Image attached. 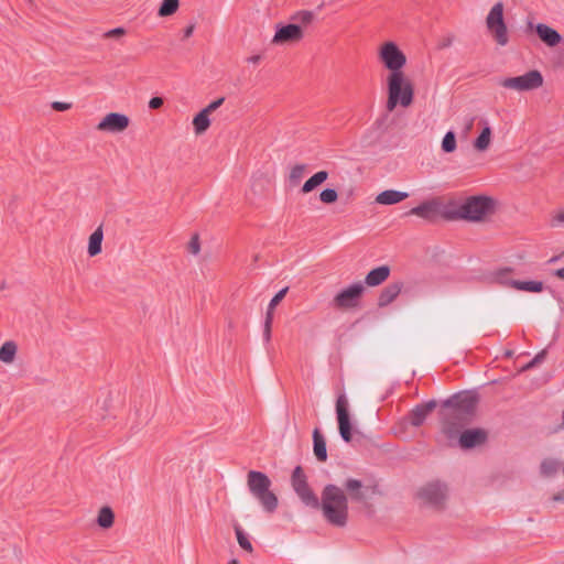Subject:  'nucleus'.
<instances>
[{
    "mask_svg": "<svg viewBox=\"0 0 564 564\" xmlns=\"http://www.w3.org/2000/svg\"><path fill=\"white\" fill-rule=\"evenodd\" d=\"M475 404L476 398L470 393L457 394L446 402L449 411L445 414L443 432L449 438L458 437L459 445L463 448L481 445L487 440V433L480 429L466 430L459 433L467 417L474 412Z\"/></svg>",
    "mask_w": 564,
    "mask_h": 564,
    "instance_id": "nucleus-1",
    "label": "nucleus"
},
{
    "mask_svg": "<svg viewBox=\"0 0 564 564\" xmlns=\"http://www.w3.org/2000/svg\"><path fill=\"white\" fill-rule=\"evenodd\" d=\"M319 506L324 518L332 525L344 527L347 523V498L339 487L335 485L326 486L322 492V501Z\"/></svg>",
    "mask_w": 564,
    "mask_h": 564,
    "instance_id": "nucleus-2",
    "label": "nucleus"
},
{
    "mask_svg": "<svg viewBox=\"0 0 564 564\" xmlns=\"http://www.w3.org/2000/svg\"><path fill=\"white\" fill-rule=\"evenodd\" d=\"M496 208V203L488 196H470L458 203L448 213L451 219H464L471 223H480L488 219Z\"/></svg>",
    "mask_w": 564,
    "mask_h": 564,
    "instance_id": "nucleus-3",
    "label": "nucleus"
},
{
    "mask_svg": "<svg viewBox=\"0 0 564 564\" xmlns=\"http://www.w3.org/2000/svg\"><path fill=\"white\" fill-rule=\"evenodd\" d=\"M388 99L387 109L394 110L398 105L409 107L413 100V85L404 72L388 73L387 75Z\"/></svg>",
    "mask_w": 564,
    "mask_h": 564,
    "instance_id": "nucleus-4",
    "label": "nucleus"
},
{
    "mask_svg": "<svg viewBox=\"0 0 564 564\" xmlns=\"http://www.w3.org/2000/svg\"><path fill=\"white\" fill-rule=\"evenodd\" d=\"M247 487L250 494L258 500L263 511L272 513L276 510L279 500L271 490V480L265 474L250 470L247 475Z\"/></svg>",
    "mask_w": 564,
    "mask_h": 564,
    "instance_id": "nucleus-5",
    "label": "nucleus"
},
{
    "mask_svg": "<svg viewBox=\"0 0 564 564\" xmlns=\"http://www.w3.org/2000/svg\"><path fill=\"white\" fill-rule=\"evenodd\" d=\"M485 24L488 34L497 45L506 46L509 43L510 34L505 19V3L502 1H497L491 6L485 18Z\"/></svg>",
    "mask_w": 564,
    "mask_h": 564,
    "instance_id": "nucleus-6",
    "label": "nucleus"
},
{
    "mask_svg": "<svg viewBox=\"0 0 564 564\" xmlns=\"http://www.w3.org/2000/svg\"><path fill=\"white\" fill-rule=\"evenodd\" d=\"M377 58L388 73H402L408 64L406 54L393 40H384L378 45Z\"/></svg>",
    "mask_w": 564,
    "mask_h": 564,
    "instance_id": "nucleus-7",
    "label": "nucleus"
},
{
    "mask_svg": "<svg viewBox=\"0 0 564 564\" xmlns=\"http://www.w3.org/2000/svg\"><path fill=\"white\" fill-rule=\"evenodd\" d=\"M544 84L543 75L538 69H531L519 76L503 77L499 85L514 93H525L539 89Z\"/></svg>",
    "mask_w": 564,
    "mask_h": 564,
    "instance_id": "nucleus-8",
    "label": "nucleus"
},
{
    "mask_svg": "<svg viewBox=\"0 0 564 564\" xmlns=\"http://www.w3.org/2000/svg\"><path fill=\"white\" fill-rule=\"evenodd\" d=\"M365 285L356 282L340 290L333 299V306L339 311L355 310L365 293Z\"/></svg>",
    "mask_w": 564,
    "mask_h": 564,
    "instance_id": "nucleus-9",
    "label": "nucleus"
},
{
    "mask_svg": "<svg viewBox=\"0 0 564 564\" xmlns=\"http://www.w3.org/2000/svg\"><path fill=\"white\" fill-rule=\"evenodd\" d=\"M336 414L338 422V431L341 438L349 443L352 440V423L349 413V403L345 394H340L336 401Z\"/></svg>",
    "mask_w": 564,
    "mask_h": 564,
    "instance_id": "nucleus-10",
    "label": "nucleus"
},
{
    "mask_svg": "<svg viewBox=\"0 0 564 564\" xmlns=\"http://www.w3.org/2000/svg\"><path fill=\"white\" fill-rule=\"evenodd\" d=\"M417 495L423 503L440 508L447 499L448 488L442 482H431L423 486Z\"/></svg>",
    "mask_w": 564,
    "mask_h": 564,
    "instance_id": "nucleus-11",
    "label": "nucleus"
},
{
    "mask_svg": "<svg viewBox=\"0 0 564 564\" xmlns=\"http://www.w3.org/2000/svg\"><path fill=\"white\" fill-rule=\"evenodd\" d=\"M130 126V118L121 112L106 113L98 124L96 130L101 133L118 134L124 132Z\"/></svg>",
    "mask_w": 564,
    "mask_h": 564,
    "instance_id": "nucleus-12",
    "label": "nucleus"
},
{
    "mask_svg": "<svg viewBox=\"0 0 564 564\" xmlns=\"http://www.w3.org/2000/svg\"><path fill=\"white\" fill-rule=\"evenodd\" d=\"M224 97L217 98L193 117L192 126L195 135H203L212 126V115L224 104Z\"/></svg>",
    "mask_w": 564,
    "mask_h": 564,
    "instance_id": "nucleus-13",
    "label": "nucleus"
},
{
    "mask_svg": "<svg viewBox=\"0 0 564 564\" xmlns=\"http://www.w3.org/2000/svg\"><path fill=\"white\" fill-rule=\"evenodd\" d=\"M292 486L300 499L313 508L319 507L318 498L313 494L306 482V478L301 467H296L292 475Z\"/></svg>",
    "mask_w": 564,
    "mask_h": 564,
    "instance_id": "nucleus-14",
    "label": "nucleus"
},
{
    "mask_svg": "<svg viewBox=\"0 0 564 564\" xmlns=\"http://www.w3.org/2000/svg\"><path fill=\"white\" fill-rule=\"evenodd\" d=\"M496 281L505 286L512 288L518 291L541 293L544 290V283L541 281H519L511 279L508 271H501L496 274Z\"/></svg>",
    "mask_w": 564,
    "mask_h": 564,
    "instance_id": "nucleus-15",
    "label": "nucleus"
},
{
    "mask_svg": "<svg viewBox=\"0 0 564 564\" xmlns=\"http://www.w3.org/2000/svg\"><path fill=\"white\" fill-rule=\"evenodd\" d=\"M304 36V32L299 24H286L276 28L271 43L273 45H288L299 43Z\"/></svg>",
    "mask_w": 564,
    "mask_h": 564,
    "instance_id": "nucleus-16",
    "label": "nucleus"
},
{
    "mask_svg": "<svg viewBox=\"0 0 564 564\" xmlns=\"http://www.w3.org/2000/svg\"><path fill=\"white\" fill-rule=\"evenodd\" d=\"M528 28L531 31H534L541 42L549 47H555L563 41L562 35L555 29L545 23L533 24L532 22H529Z\"/></svg>",
    "mask_w": 564,
    "mask_h": 564,
    "instance_id": "nucleus-17",
    "label": "nucleus"
},
{
    "mask_svg": "<svg viewBox=\"0 0 564 564\" xmlns=\"http://www.w3.org/2000/svg\"><path fill=\"white\" fill-rule=\"evenodd\" d=\"M564 462L557 456H545L539 465V474L543 479H554L563 470Z\"/></svg>",
    "mask_w": 564,
    "mask_h": 564,
    "instance_id": "nucleus-18",
    "label": "nucleus"
},
{
    "mask_svg": "<svg viewBox=\"0 0 564 564\" xmlns=\"http://www.w3.org/2000/svg\"><path fill=\"white\" fill-rule=\"evenodd\" d=\"M441 209V202L438 199L425 200L422 204L413 207L409 214L417 216L423 219H432L436 217Z\"/></svg>",
    "mask_w": 564,
    "mask_h": 564,
    "instance_id": "nucleus-19",
    "label": "nucleus"
},
{
    "mask_svg": "<svg viewBox=\"0 0 564 564\" xmlns=\"http://www.w3.org/2000/svg\"><path fill=\"white\" fill-rule=\"evenodd\" d=\"M403 289L402 282H393L387 285L378 296V306L383 308L393 303Z\"/></svg>",
    "mask_w": 564,
    "mask_h": 564,
    "instance_id": "nucleus-20",
    "label": "nucleus"
},
{
    "mask_svg": "<svg viewBox=\"0 0 564 564\" xmlns=\"http://www.w3.org/2000/svg\"><path fill=\"white\" fill-rule=\"evenodd\" d=\"M481 126L478 137L473 142V148L477 152H486L492 142V129L487 121H480Z\"/></svg>",
    "mask_w": 564,
    "mask_h": 564,
    "instance_id": "nucleus-21",
    "label": "nucleus"
},
{
    "mask_svg": "<svg viewBox=\"0 0 564 564\" xmlns=\"http://www.w3.org/2000/svg\"><path fill=\"white\" fill-rule=\"evenodd\" d=\"M345 489L352 500L364 501L370 494V488L362 485L358 479H348L345 482Z\"/></svg>",
    "mask_w": 564,
    "mask_h": 564,
    "instance_id": "nucleus-22",
    "label": "nucleus"
},
{
    "mask_svg": "<svg viewBox=\"0 0 564 564\" xmlns=\"http://www.w3.org/2000/svg\"><path fill=\"white\" fill-rule=\"evenodd\" d=\"M409 197V193L395 191V189H387L379 193L375 202L379 205H395Z\"/></svg>",
    "mask_w": 564,
    "mask_h": 564,
    "instance_id": "nucleus-23",
    "label": "nucleus"
},
{
    "mask_svg": "<svg viewBox=\"0 0 564 564\" xmlns=\"http://www.w3.org/2000/svg\"><path fill=\"white\" fill-rule=\"evenodd\" d=\"M104 229L98 226L88 237L87 253L89 257H96L102 251Z\"/></svg>",
    "mask_w": 564,
    "mask_h": 564,
    "instance_id": "nucleus-24",
    "label": "nucleus"
},
{
    "mask_svg": "<svg viewBox=\"0 0 564 564\" xmlns=\"http://www.w3.org/2000/svg\"><path fill=\"white\" fill-rule=\"evenodd\" d=\"M390 275V268L381 265L372 269L366 275L365 282L368 286H377L383 283Z\"/></svg>",
    "mask_w": 564,
    "mask_h": 564,
    "instance_id": "nucleus-25",
    "label": "nucleus"
},
{
    "mask_svg": "<svg viewBox=\"0 0 564 564\" xmlns=\"http://www.w3.org/2000/svg\"><path fill=\"white\" fill-rule=\"evenodd\" d=\"M18 354V345L13 340L4 341L0 347V361L4 365H12Z\"/></svg>",
    "mask_w": 564,
    "mask_h": 564,
    "instance_id": "nucleus-26",
    "label": "nucleus"
},
{
    "mask_svg": "<svg viewBox=\"0 0 564 564\" xmlns=\"http://www.w3.org/2000/svg\"><path fill=\"white\" fill-rule=\"evenodd\" d=\"M329 174L327 171H318L313 174L302 186L301 193L306 195L322 185L327 178Z\"/></svg>",
    "mask_w": 564,
    "mask_h": 564,
    "instance_id": "nucleus-27",
    "label": "nucleus"
},
{
    "mask_svg": "<svg viewBox=\"0 0 564 564\" xmlns=\"http://www.w3.org/2000/svg\"><path fill=\"white\" fill-rule=\"evenodd\" d=\"M436 403L434 401H431L424 405L416 406L411 412V424L414 426H419L423 423V421L426 419L427 414L435 408Z\"/></svg>",
    "mask_w": 564,
    "mask_h": 564,
    "instance_id": "nucleus-28",
    "label": "nucleus"
},
{
    "mask_svg": "<svg viewBox=\"0 0 564 564\" xmlns=\"http://www.w3.org/2000/svg\"><path fill=\"white\" fill-rule=\"evenodd\" d=\"M97 524L104 530H108L115 524V513L108 506L101 507L97 513Z\"/></svg>",
    "mask_w": 564,
    "mask_h": 564,
    "instance_id": "nucleus-29",
    "label": "nucleus"
},
{
    "mask_svg": "<svg viewBox=\"0 0 564 564\" xmlns=\"http://www.w3.org/2000/svg\"><path fill=\"white\" fill-rule=\"evenodd\" d=\"M314 440V455L319 462H325L327 459V451H326V442L322 436L318 429H315L313 432Z\"/></svg>",
    "mask_w": 564,
    "mask_h": 564,
    "instance_id": "nucleus-30",
    "label": "nucleus"
},
{
    "mask_svg": "<svg viewBox=\"0 0 564 564\" xmlns=\"http://www.w3.org/2000/svg\"><path fill=\"white\" fill-rule=\"evenodd\" d=\"M441 148L444 153H453L457 149L456 135L453 131H447L442 139Z\"/></svg>",
    "mask_w": 564,
    "mask_h": 564,
    "instance_id": "nucleus-31",
    "label": "nucleus"
},
{
    "mask_svg": "<svg viewBox=\"0 0 564 564\" xmlns=\"http://www.w3.org/2000/svg\"><path fill=\"white\" fill-rule=\"evenodd\" d=\"M234 530H235V533L237 536V542H238L239 546L241 549H243L245 551L251 553L253 551L252 544L250 543V541H249L247 534L245 533V531L242 530V528L239 524L235 523Z\"/></svg>",
    "mask_w": 564,
    "mask_h": 564,
    "instance_id": "nucleus-32",
    "label": "nucleus"
},
{
    "mask_svg": "<svg viewBox=\"0 0 564 564\" xmlns=\"http://www.w3.org/2000/svg\"><path fill=\"white\" fill-rule=\"evenodd\" d=\"M306 173L305 164H295L291 167L289 173V181L292 185H297Z\"/></svg>",
    "mask_w": 564,
    "mask_h": 564,
    "instance_id": "nucleus-33",
    "label": "nucleus"
},
{
    "mask_svg": "<svg viewBox=\"0 0 564 564\" xmlns=\"http://www.w3.org/2000/svg\"><path fill=\"white\" fill-rule=\"evenodd\" d=\"M178 9V0H163L158 14L160 17H170Z\"/></svg>",
    "mask_w": 564,
    "mask_h": 564,
    "instance_id": "nucleus-34",
    "label": "nucleus"
},
{
    "mask_svg": "<svg viewBox=\"0 0 564 564\" xmlns=\"http://www.w3.org/2000/svg\"><path fill=\"white\" fill-rule=\"evenodd\" d=\"M289 291V288H284L282 290H280L273 297L272 300L270 301L269 305H268V308H267V313L265 314H270V318H273V314H274V310L275 307H278V305L280 304V302L284 299V296L286 295Z\"/></svg>",
    "mask_w": 564,
    "mask_h": 564,
    "instance_id": "nucleus-35",
    "label": "nucleus"
},
{
    "mask_svg": "<svg viewBox=\"0 0 564 564\" xmlns=\"http://www.w3.org/2000/svg\"><path fill=\"white\" fill-rule=\"evenodd\" d=\"M292 20L299 22V25H308L314 20V13L308 10H302L292 15Z\"/></svg>",
    "mask_w": 564,
    "mask_h": 564,
    "instance_id": "nucleus-36",
    "label": "nucleus"
},
{
    "mask_svg": "<svg viewBox=\"0 0 564 564\" xmlns=\"http://www.w3.org/2000/svg\"><path fill=\"white\" fill-rule=\"evenodd\" d=\"M338 199V193L333 188H325L319 194V200L324 204H334Z\"/></svg>",
    "mask_w": 564,
    "mask_h": 564,
    "instance_id": "nucleus-37",
    "label": "nucleus"
},
{
    "mask_svg": "<svg viewBox=\"0 0 564 564\" xmlns=\"http://www.w3.org/2000/svg\"><path fill=\"white\" fill-rule=\"evenodd\" d=\"M545 357H546V350H545V349H543V350H541L540 352H538V354L535 355V357H534L530 362H528L527 365H524V366L520 369V371H521V372H523V371H527V370H530V369L534 368L535 366H538V365H540L541 362H543V361H544V359H545Z\"/></svg>",
    "mask_w": 564,
    "mask_h": 564,
    "instance_id": "nucleus-38",
    "label": "nucleus"
},
{
    "mask_svg": "<svg viewBox=\"0 0 564 564\" xmlns=\"http://www.w3.org/2000/svg\"><path fill=\"white\" fill-rule=\"evenodd\" d=\"M551 227H560L564 225V208L555 210L550 220Z\"/></svg>",
    "mask_w": 564,
    "mask_h": 564,
    "instance_id": "nucleus-39",
    "label": "nucleus"
},
{
    "mask_svg": "<svg viewBox=\"0 0 564 564\" xmlns=\"http://www.w3.org/2000/svg\"><path fill=\"white\" fill-rule=\"evenodd\" d=\"M188 251L193 254H198L200 251V242L197 235L193 236L188 242Z\"/></svg>",
    "mask_w": 564,
    "mask_h": 564,
    "instance_id": "nucleus-40",
    "label": "nucleus"
},
{
    "mask_svg": "<svg viewBox=\"0 0 564 564\" xmlns=\"http://www.w3.org/2000/svg\"><path fill=\"white\" fill-rule=\"evenodd\" d=\"M126 34V30L123 28H116L108 32H106L102 36L105 39H119Z\"/></svg>",
    "mask_w": 564,
    "mask_h": 564,
    "instance_id": "nucleus-41",
    "label": "nucleus"
},
{
    "mask_svg": "<svg viewBox=\"0 0 564 564\" xmlns=\"http://www.w3.org/2000/svg\"><path fill=\"white\" fill-rule=\"evenodd\" d=\"M273 318H270V314H265V322H264V332L263 336L264 339L268 341L271 338V325H272Z\"/></svg>",
    "mask_w": 564,
    "mask_h": 564,
    "instance_id": "nucleus-42",
    "label": "nucleus"
},
{
    "mask_svg": "<svg viewBox=\"0 0 564 564\" xmlns=\"http://www.w3.org/2000/svg\"><path fill=\"white\" fill-rule=\"evenodd\" d=\"M550 501L553 505H563L564 503V489L553 494L550 497Z\"/></svg>",
    "mask_w": 564,
    "mask_h": 564,
    "instance_id": "nucleus-43",
    "label": "nucleus"
},
{
    "mask_svg": "<svg viewBox=\"0 0 564 564\" xmlns=\"http://www.w3.org/2000/svg\"><path fill=\"white\" fill-rule=\"evenodd\" d=\"M52 108L56 111H66V110H69L72 108V104L70 102H63V101H54L52 104Z\"/></svg>",
    "mask_w": 564,
    "mask_h": 564,
    "instance_id": "nucleus-44",
    "label": "nucleus"
},
{
    "mask_svg": "<svg viewBox=\"0 0 564 564\" xmlns=\"http://www.w3.org/2000/svg\"><path fill=\"white\" fill-rule=\"evenodd\" d=\"M163 105V99L161 97H153L149 101V107L151 109H159Z\"/></svg>",
    "mask_w": 564,
    "mask_h": 564,
    "instance_id": "nucleus-45",
    "label": "nucleus"
},
{
    "mask_svg": "<svg viewBox=\"0 0 564 564\" xmlns=\"http://www.w3.org/2000/svg\"><path fill=\"white\" fill-rule=\"evenodd\" d=\"M473 127H474V119L471 118L465 124V128H464V131H463L464 135H467L471 131Z\"/></svg>",
    "mask_w": 564,
    "mask_h": 564,
    "instance_id": "nucleus-46",
    "label": "nucleus"
},
{
    "mask_svg": "<svg viewBox=\"0 0 564 564\" xmlns=\"http://www.w3.org/2000/svg\"><path fill=\"white\" fill-rule=\"evenodd\" d=\"M193 32H194V25L187 26L184 31V37L187 39V37L192 36Z\"/></svg>",
    "mask_w": 564,
    "mask_h": 564,
    "instance_id": "nucleus-47",
    "label": "nucleus"
},
{
    "mask_svg": "<svg viewBox=\"0 0 564 564\" xmlns=\"http://www.w3.org/2000/svg\"><path fill=\"white\" fill-rule=\"evenodd\" d=\"M260 58L261 57L259 55H253L248 58V62L251 64H258L260 62Z\"/></svg>",
    "mask_w": 564,
    "mask_h": 564,
    "instance_id": "nucleus-48",
    "label": "nucleus"
},
{
    "mask_svg": "<svg viewBox=\"0 0 564 564\" xmlns=\"http://www.w3.org/2000/svg\"><path fill=\"white\" fill-rule=\"evenodd\" d=\"M555 276H557L558 279L563 280L564 281V268H561V269H557L555 272H554Z\"/></svg>",
    "mask_w": 564,
    "mask_h": 564,
    "instance_id": "nucleus-49",
    "label": "nucleus"
},
{
    "mask_svg": "<svg viewBox=\"0 0 564 564\" xmlns=\"http://www.w3.org/2000/svg\"><path fill=\"white\" fill-rule=\"evenodd\" d=\"M558 429L560 430H564V408H563V411H562L561 423L558 425Z\"/></svg>",
    "mask_w": 564,
    "mask_h": 564,
    "instance_id": "nucleus-50",
    "label": "nucleus"
},
{
    "mask_svg": "<svg viewBox=\"0 0 564 564\" xmlns=\"http://www.w3.org/2000/svg\"><path fill=\"white\" fill-rule=\"evenodd\" d=\"M228 564H239L238 560H231Z\"/></svg>",
    "mask_w": 564,
    "mask_h": 564,
    "instance_id": "nucleus-51",
    "label": "nucleus"
}]
</instances>
